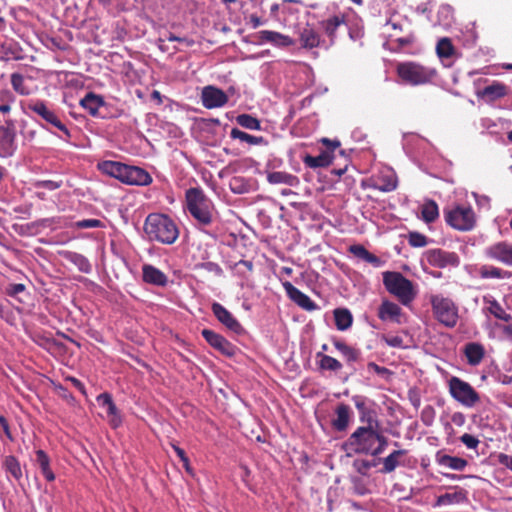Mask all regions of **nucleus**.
I'll return each mask as SVG.
<instances>
[{
	"mask_svg": "<svg viewBox=\"0 0 512 512\" xmlns=\"http://www.w3.org/2000/svg\"><path fill=\"white\" fill-rule=\"evenodd\" d=\"M460 441L469 449H476L480 443L478 438L468 433L463 434Z\"/></svg>",
	"mask_w": 512,
	"mask_h": 512,
	"instance_id": "774afa93",
	"label": "nucleus"
},
{
	"mask_svg": "<svg viewBox=\"0 0 512 512\" xmlns=\"http://www.w3.org/2000/svg\"><path fill=\"white\" fill-rule=\"evenodd\" d=\"M98 169L110 177H113L123 183L126 164L117 161H103L98 164Z\"/></svg>",
	"mask_w": 512,
	"mask_h": 512,
	"instance_id": "473e14b6",
	"label": "nucleus"
},
{
	"mask_svg": "<svg viewBox=\"0 0 512 512\" xmlns=\"http://www.w3.org/2000/svg\"><path fill=\"white\" fill-rule=\"evenodd\" d=\"M236 122L238 125L248 130H261L260 120L251 114H239L236 117Z\"/></svg>",
	"mask_w": 512,
	"mask_h": 512,
	"instance_id": "49530a36",
	"label": "nucleus"
},
{
	"mask_svg": "<svg viewBox=\"0 0 512 512\" xmlns=\"http://www.w3.org/2000/svg\"><path fill=\"white\" fill-rule=\"evenodd\" d=\"M299 41L301 47L304 49H313V48H322L324 50H329L330 47L326 42V38H324L319 31H317L313 26L307 24L299 33Z\"/></svg>",
	"mask_w": 512,
	"mask_h": 512,
	"instance_id": "6ab92c4d",
	"label": "nucleus"
},
{
	"mask_svg": "<svg viewBox=\"0 0 512 512\" xmlns=\"http://www.w3.org/2000/svg\"><path fill=\"white\" fill-rule=\"evenodd\" d=\"M436 416V411L433 406L427 405L421 411V421L422 423L429 427L433 424Z\"/></svg>",
	"mask_w": 512,
	"mask_h": 512,
	"instance_id": "0e129e2a",
	"label": "nucleus"
},
{
	"mask_svg": "<svg viewBox=\"0 0 512 512\" xmlns=\"http://www.w3.org/2000/svg\"><path fill=\"white\" fill-rule=\"evenodd\" d=\"M97 402L103 408H106L108 422L113 429H116L122 424V416L116 407L112 396L108 392L101 393L97 397Z\"/></svg>",
	"mask_w": 512,
	"mask_h": 512,
	"instance_id": "5701e85b",
	"label": "nucleus"
},
{
	"mask_svg": "<svg viewBox=\"0 0 512 512\" xmlns=\"http://www.w3.org/2000/svg\"><path fill=\"white\" fill-rule=\"evenodd\" d=\"M446 223L459 231H470L475 227V213L471 207L456 206L444 211Z\"/></svg>",
	"mask_w": 512,
	"mask_h": 512,
	"instance_id": "1a4fd4ad",
	"label": "nucleus"
},
{
	"mask_svg": "<svg viewBox=\"0 0 512 512\" xmlns=\"http://www.w3.org/2000/svg\"><path fill=\"white\" fill-rule=\"evenodd\" d=\"M353 420V411L351 407L345 403L336 406L334 417L331 419V427L336 432H346Z\"/></svg>",
	"mask_w": 512,
	"mask_h": 512,
	"instance_id": "412c9836",
	"label": "nucleus"
},
{
	"mask_svg": "<svg viewBox=\"0 0 512 512\" xmlns=\"http://www.w3.org/2000/svg\"><path fill=\"white\" fill-rule=\"evenodd\" d=\"M2 52H3V56L0 57V59L2 60H5V61H9V60H21L22 59V56H21V49L19 47H17L16 44H7V45H2Z\"/></svg>",
	"mask_w": 512,
	"mask_h": 512,
	"instance_id": "864d4df0",
	"label": "nucleus"
},
{
	"mask_svg": "<svg viewBox=\"0 0 512 512\" xmlns=\"http://www.w3.org/2000/svg\"><path fill=\"white\" fill-rule=\"evenodd\" d=\"M201 335L213 349L226 357H234L238 352L237 346L211 329H203Z\"/></svg>",
	"mask_w": 512,
	"mask_h": 512,
	"instance_id": "4468645a",
	"label": "nucleus"
},
{
	"mask_svg": "<svg viewBox=\"0 0 512 512\" xmlns=\"http://www.w3.org/2000/svg\"><path fill=\"white\" fill-rule=\"evenodd\" d=\"M0 116L1 117H10V112L12 109L11 102L14 100L13 95L9 91H1L0 92Z\"/></svg>",
	"mask_w": 512,
	"mask_h": 512,
	"instance_id": "5fc2aeb1",
	"label": "nucleus"
},
{
	"mask_svg": "<svg viewBox=\"0 0 512 512\" xmlns=\"http://www.w3.org/2000/svg\"><path fill=\"white\" fill-rule=\"evenodd\" d=\"M451 397L465 407H473L479 400L478 392L466 381L452 376L448 380Z\"/></svg>",
	"mask_w": 512,
	"mask_h": 512,
	"instance_id": "6e6552de",
	"label": "nucleus"
},
{
	"mask_svg": "<svg viewBox=\"0 0 512 512\" xmlns=\"http://www.w3.org/2000/svg\"><path fill=\"white\" fill-rule=\"evenodd\" d=\"M36 454V463L39 466L42 475L48 482H52L55 480V474L50 468V458L47 453L39 449L35 452Z\"/></svg>",
	"mask_w": 512,
	"mask_h": 512,
	"instance_id": "a19ab883",
	"label": "nucleus"
},
{
	"mask_svg": "<svg viewBox=\"0 0 512 512\" xmlns=\"http://www.w3.org/2000/svg\"><path fill=\"white\" fill-rule=\"evenodd\" d=\"M3 468L7 473H10L11 476L16 480L20 481L22 478V469L20 462L18 459L13 455L5 456L3 460Z\"/></svg>",
	"mask_w": 512,
	"mask_h": 512,
	"instance_id": "37998d69",
	"label": "nucleus"
},
{
	"mask_svg": "<svg viewBox=\"0 0 512 512\" xmlns=\"http://www.w3.org/2000/svg\"><path fill=\"white\" fill-rule=\"evenodd\" d=\"M349 251L355 257L372 264L374 267H380L382 265L381 259L369 252L363 245H352L350 246Z\"/></svg>",
	"mask_w": 512,
	"mask_h": 512,
	"instance_id": "ea45409f",
	"label": "nucleus"
},
{
	"mask_svg": "<svg viewBox=\"0 0 512 512\" xmlns=\"http://www.w3.org/2000/svg\"><path fill=\"white\" fill-rule=\"evenodd\" d=\"M422 219L426 223L434 222L439 216L438 205L434 200L426 201L421 208Z\"/></svg>",
	"mask_w": 512,
	"mask_h": 512,
	"instance_id": "a18cd8bd",
	"label": "nucleus"
},
{
	"mask_svg": "<svg viewBox=\"0 0 512 512\" xmlns=\"http://www.w3.org/2000/svg\"><path fill=\"white\" fill-rule=\"evenodd\" d=\"M80 105L93 117H106L107 105L100 95L89 92L80 100Z\"/></svg>",
	"mask_w": 512,
	"mask_h": 512,
	"instance_id": "4be33fe9",
	"label": "nucleus"
},
{
	"mask_svg": "<svg viewBox=\"0 0 512 512\" xmlns=\"http://www.w3.org/2000/svg\"><path fill=\"white\" fill-rule=\"evenodd\" d=\"M360 422L364 423V426H374L375 428H379V422L376 419L375 411L371 408L361 412L359 414Z\"/></svg>",
	"mask_w": 512,
	"mask_h": 512,
	"instance_id": "680f3d73",
	"label": "nucleus"
},
{
	"mask_svg": "<svg viewBox=\"0 0 512 512\" xmlns=\"http://www.w3.org/2000/svg\"><path fill=\"white\" fill-rule=\"evenodd\" d=\"M282 286L291 301L306 311H315L318 305L305 293L296 288L291 282L284 281Z\"/></svg>",
	"mask_w": 512,
	"mask_h": 512,
	"instance_id": "aec40b11",
	"label": "nucleus"
},
{
	"mask_svg": "<svg viewBox=\"0 0 512 512\" xmlns=\"http://www.w3.org/2000/svg\"><path fill=\"white\" fill-rule=\"evenodd\" d=\"M464 355L470 366H477L485 356V348L481 343L469 342L464 346Z\"/></svg>",
	"mask_w": 512,
	"mask_h": 512,
	"instance_id": "2f4dec72",
	"label": "nucleus"
},
{
	"mask_svg": "<svg viewBox=\"0 0 512 512\" xmlns=\"http://www.w3.org/2000/svg\"><path fill=\"white\" fill-rule=\"evenodd\" d=\"M267 181L270 184H285L289 187H297L300 184L297 176L283 171L268 172Z\"/></svg>",
	"mask_w": 512,
	"mask_h": 512,
	"instance_id": "c9c22d12",
	"label": "nucleus"
},
{
	"mask_svg": "<svg viewBox=\"0 0 512 512\" xmlns=\"http://www.w3.org/2000/svg\"><path fill=\"white\" fill-rule=\"evenodd\" d=\"M396 72L402 83L411 86L432 84L437 77L435 68L413 61L399 63Z\"/></svg>",
	"mask_w": 512,
	"mask_h": 512,
	"instance_id": "7ed1b4c3",
	"label": "nucleus"
},
{
	"mask_svg": "<svg viewBox=\"0 0 512 512\" xmlns=\"http://www.w3.org/2000/svg\"><path fill=\"white\" fill-rule=\"evenodd\" d=\"M427 262L436 268L458 267L460 257L457 253L440 248L429 249L425 252Z\"/></svg>",
	"mask_w": 512,
	"mask_h": 512,
	"instance_id": "ddd939ff",
	"label": "nucleus"
},
{
	"mask_svg": "<svg viewBox=\"0 0 512 512\" xmlns=\"http://www.w3.org/2000/svg\"><path fill=\"white\" fill-rule=\"evenodd\" d=\"M438 23L443 26H449L454 18V9L448 4H443L437 12Z\"/></svg>",
	"mask_w": 512,
	"mask_h": 512,
	"instance_id": "8fccbe9b",
	"label": "nucleus"
},
{
	"mask_svg": "<svg viewBox=\"0 0 512 512\" xmlns=\"http://www.w3.org/2000/svg\"><path fill=\"white\" fill-rule=\"evenodd\" d=\"M317 366L320 371H330V372H338L343 368L342 363L329 355H326L322 352L316 353Z\"/></svg>",
	"mask_w": 512,
	"mask_h": 512,
	"instance_id": "4c0bfd02",
	"label": "nucleus"
},
{
	"mask_svg": "<svg viewBox=\"0 0 512 512\" xmlns=\"http://www.w3.org/2000/svg\"><path fill=\"white\" fill-rule=\"evenodd\" d=\"M200 99L203 107L215 109L224 107L228 103L229 95L216 86L207 85L202 88Z\"/></svg>",
	"mask_w": 512,
	"mask_h": 512,
	"instance_id": "dca6fc26",
	"label": "nucleus"
},
{
	"mask_svg": "<svg viewBox=\"0 0 512 512\" xmlns=\"http://www.w3.org/2000/svg\"><path fill=\"white\" fill-rule=\"evenodd\" d=\"M257 39L259 44L271 43L276 47H289L294 45V40L280 32L271 30H261L257 33Z\"/></svg>",
	"mask_w": 512,
	"mask_h": 512,
	"instance_id": "a878e982",
	"label": "nucleus"
},
{
	"mask_svg": "<svg viewBox=\"0 0 512 512\" xmlns=\"http://www.w3.org/2000/svg\"><path fill=\"white\" fill-rule=\"evenodd\" d=\"M11 85L15 92H17L20 95H28L29 89L25 85V79L24 76L20 73H13L11 74Z\"/></svg>",
	"mask_w": 512,
	"mask_h": 512,
	"instance_id": "4d7b16f0",
	"label": "nucleus"
},
{
	"mask_svg": "<svg viewBox=\"0 0 512 512\" xmlns=\"http://www.w3.org/2000/svg\"><path fill=\"white\" fill-rule=\"evenodd\" d=\"M367 369L369 371H373L374 373H376L385 380H390L391 376L393 375V372L390 369L384 366H380L375 362H369L367 364Z\"/></svg>",
	"mask_w": 512,
	"mask_h": 512,
	"instance_id": "e2e57ef3",
	"label": "nucleus"
},
{
	"mask_svg": "<svg viewBox=\"0 0 512 512\" xmlns=\"http://www.w3.org/2000/svg\"><path fill=\"white\" fill-rule=\"evenodd\" d=\"M374 188L381 192H391L397 188V180L393 176L381 177L377 180Z\"/></svg>",
	"mask_w": 512,
	"mask_h": 512,
	"instance_id": "603ef678",
	"label": "nucleus"
},
{
	"mask_svg": "<svg viewBox=\"0 0 512 512\" xmlns=\"http://www.w3.org/2000/svg\"><path fill=\"white\" fill-rule=\"evenodd\" d=\"M383 284L386 290L396 296L403 305H408L415 298L412 282L400 272H384Z\"/></svg>",
	"mask_w": 512,
	"mask_h": 512,
	"instance_id": "39448f33",
	"label": "nucleus"
},
{
	"mask_svg": "<svg viewBox=\"0 0 512 512\" xmlns=\"http://www.w3.org/2000/svg\"><path fill=\"white\" fill-rule=\"evenodd\" d=\"M211 310L215 318L229 331L239 336L246 333L242 324L222 304L213 302L211 304Z\"/></svg>",
	"mask_w": 512,
	"mask_h": 512,
	"instance_id": "2eb2a0df",
	"label": "nucleus"
},
{
	"mask_svg": "<svg viewBox=\"0 0 512 512\" xmlns=\"http://www.w3.org/2000/svg\"><path fill=\"white\" fill-rule=\"evenodd\" d=\"M333 346L335 349L342 355L345 359L347 366L350 368L351 372L348 376L344 378V382H346L349 376L353 375L356 372V368L354 363L361 360V351L358 348L348 345L345 341L333 337L331 339Z\"/></svg>",
	"mask_w": 512,
	"mask_h": 512,
	"instance_id": "f3484780",
	"label": "nucleus"
},
{
	"mask_svg": "<svg viewBox=\"0 0 512 512\" xmlns=\"http://www.w3.org/2000/svg\"><path fill=\"white\" fill-rule=\"evenodd\" d=\"M144 232L152 241L171 245L179 237V229L175 221L161 213L149 214L144 222Z\"/></svg>",
	"mask_w": 512,
	"mask_h": 512,
	"instance_id": "f03ea898",
	"label": "nucleus"
},
{
	"mask_svg": "<svg viewBox=\"0 0 512 512\" xmlns=\"http://www.w3.org/2000/svg\"><path fill=\"white\" fill-rule=\"evenodd\" d=\"M321 141L324 145H326V150L322 151L318 156L305 154L302 158L305 166L311 169L324 168L329 166L333 160L334 150L340 147L339 140H330L328 138H323Z\"/></svg>",
	"mask_w": 512,
	"mask_h": 512,
	"instance_id": "f8f14e48",
	"label": "nucleus"
},
{
	"mask_svg": "<svg viewBox=\"0 0 512 512\" xmlns=\"http://www.w3.org/2000/svg\"><path fill=\"white\" fill-rule=\"evenodd\" d=\"M344 27L348 30L349 38L352 41L361 40L364 36V27L359 19L350 20L346 18Z\"/></svg>",
	"mask_w": 512,
	"mask_h": 512,
	"instance_id": "c03bdc74",
	"label": "nucleus"
},
{
	"mask_svg": "<svg viewBox=\"0 0 512 512\" xmlns=\"http://www.w3.org/2000/svg\"><path fill=\"white\" fill-rule=\"evenodd\" d=\"M483 301L487 304V311L492 314L495 318L510 322L512 320V315L507 313L500 303L491 295H487L483 297Z\"/></svg>",
	"mask_w": 512,
	"mask_h": 512,
	"instance_id": "e433bc0d",
	"label": "nucleus"
},
{
	"mask_svg": "<svg viewBox=\"0 0 512 512\" xmlns=\"http://www.w3.org/2000/svg\"><path fill=\"white\" fill-rule=\"evenodd\" d=\"M60 255L66 261L74 264L80 272L85 274H90L92 272V265L86 256L69 250L60 252Z\"/></svg>",
	"mask_w": 512,
	"mask_h": 512,
	"instance_id": "7c9ffc66",
	"label": "nucleus"
},
{
	"mask_svg": "<svg viewBox=\"0 0 512 512\" xmlns=\"http://www.w3.org/2000/svg\"><path fill=\"white\" fill-rule=\"evenodd\" d=\"M151 175L143 168L126 165L123 183L127 185L147 186L151 184Z\"/></svg>",
	"mask_w": 512,
	"mask_h": 512,
	"instance_id": "b1692460",
	"label": "nucleus"
},
{
	"mask_svg": "<svg viewBox=\"0 0 512 512\" xmlns=\"http://www.w3.org/2000/svg\"><path fill=\"white\" fill-rule=\"evenodd\" d=\"M229 187L234 194H245L249 191V183L245 178L236 176L229 182Z\"/></svg>",
	"mask_w": 512,
	"mask_h": 512,
	"instance_id": "6e6d98bb",
	"label": "nucleus"
},
{
	"mask_svg": "<svg viewBox=\"0 0 512 512\" xmlns=\"http://www.w3.org/2000/svg\"><path fill=\"white\" fill-rule=\"evenodd\" d=\"M186 210L195 221L199 230L213 236L208 230L216 220L214 205L199 187H192L185 192Z\"/></svg>",
	"mask_w": 512,
	"mask_h": 512,
	"instance_id": "f257e3e1",
	"label": "nucleus"
},
{
	"mask_svg": "<svg viewBox=\"0 0 512 512\" xmlns=\"http://www.w3.org/2000/svg\"><path fill=\"white\" fill-rule=\"evenodd\" d=\"M16 120L0 116V157H10L17 150Z\"/></svg>",
	"mask_w": 512,
	"mask_h": 512,
	"instance_id": "9d476101",
	"label": "nucleus"
},
{
	"mask_svg": "<svg viewBox=\"0 0 512 512\" xmlns=\"http://www.w3.org/2000/svg\"><path fill=\"white\" fill-rule=\"evenodd\" d=\"M142 280L157 287H165L168 284L167 275L151 264L142 266Z\"/></svg>",
	"mask_w": 512,
	"mask_h": 512,
	"instance_id": "cd10ccee",
	"label": "nucleus"
},
{
	"mask_svg": "<svg viewBox=\"0 0 512 512\" xmlns=\"http://www.w3.org/2000/svg\"><path fill=\"white\" fill-rule=\"evenodd\" d=\"M333 10L337 8L333 4ZM346 16L344 13L338 11H331L330 7H327V11L318 20V29H320L325 35L326 42L329 47L335 45L337 39V32L341 27L345 26Z\"/></svg>",
	"mask_w": 512,
	"mask_h": 512,
	"instance_id": "0eeeda50",
	"label": "nucleus"
},
{
	"mask_svg": "<svg viewBox=\"0 0 512 512\" xmlns=\"http://www.w3.org/2000/svg\"><path fill=\"white\" fill-rule=\"evenodd\" d=\"M51 127L56 128L59 131V133L54 132L52 130L50 133L54 134L62 141L66 142V143H70L72 134H71L70 130L68 129V127L66 126V124L61 120L60 116L53 122V124L50 126V128Z\"/></svg>",
	"mask_w": 512,
	"mask_h": 512,
	"instance_id": "09e8293b",
	"label": "nucleus"
},
{
	"mask_svg": "<svg viewBox=\"0 0 512 512\" xmlns=\"http://www.w3.org/2000/svg\"><path fill=\"white\" fill-rule=\"evenodd\" d=\"M478 273L482 279H509L512 277V272L492 265H482Z\"/></svg>",
	"mask_w": 512,
	"mask_h": 512,
	"instance_id": "58836bf2",
	"label": "nucleus"
},
{
	"mask_svg": "<svg viewBox=\"0 0 512 512\" xmlns=\"http://www.w3.org/2000/svg\"><path fill=\"white\" fill-rule=\"evenodd\" d=\"M230 137L232 139H238L242 142H246L250 145H267L268 144V141L263 136L250 135L238 128L231 129Z\"/></svg>",
	"mask_w": 512,
	"mask_h": 512,
	"instance_id": "79ce46f5",
	"label": "nucleus"
},
{
	"mask_svg": "<svg viewBox=\"0 0 512 512\" xmlns=\"http://www.w3.org/2000/svg\"><path fill=\"white\" fill-rule=\"evenodd\" d=\"M375 444H374V447H373V454L372 456L373 457H378L379 455H381L387 448L388 446V438L386 436H384L378 428H376V433H375Z\"/></svg>",
	"mask_w": 512,
	"mask_h": 512,
	"instance_id": "13d9d810",
	"label": "nucleus"
},
{
	"mask_svg": "<svg viewBox=\"0 0 512 512\" xmlns=\"http://www.w3.org/2000/svg\"><path fill=\"white\" fill-rule=\"evenodd\" d=\"M436 52L439 58H450L455 53L451 40L447 37L441 38L436 46Z\"/></svg>",
	"mask_w": 512,
	"mask_h": 512,
	"instance_id": "de8ad7c7",
	"label": "nucleus"
},
{
	"mask_svg": "<svg viewBox=\"0 0 512 512\" xmlns=\"http://www.w3.org/2000/svg\"><path fill=\"white\" fill-rule=\"evenodd\" d=\"M468 501L467 491L458 488L453 493H445L437 497L434 507H439L443 505H451V504H460Z\"/></svg>",
	"mask_w": 512,
	"mask_h": 512,
	"instance_id": "72a5a7b5",
	"label": "nucleus"
},
{
	"mask_svg": "<svg viewBox=\"0 0 512 512\" xmlns=\"http://www.w3.org/2000/svg\"><path fill=\"white\" fill-rule=\"evenodd\" d=\"M429 240L428 238L419 232H409L408 234V243L410 246L415 248H421L428 244Z\"/></svg>",
	"mask_w": 512,
	"mask_h": 512,
	"instance_id": "052dcab7",
	"label": "nucleus"
},
{
	"mask_svg": "<svg viewBox=\"0 0 512 512\" xmlns=\"http://www.w3.org/2000/svg\"><path fill=\"white\" fill-rule=\"evenodd\" d=\"M483 253L488 259L512 266V244L506 241H499L487 246Z\"/></svg>",
	"mask_w": 512,
	"mask_h": 512,
	"instance_id": "a211bd4d",
	"label": "nucleus"
},
{
	"mask_svg": "<svg viewBox=\"0 0 512 512\" xmlns=\"http://www.w3.org/2000/svg\"><path fill=\"white\" fill-rule=\"evenodd\" d=\"M377 316L381 321L393 322L397 324L402 323V309L401 307L389 300H383L380 306L378 307Z\"/></svg>",
	"mask_w": 512,
	"mask_h": 512,
	"instance_id": "393cba45",
	"label": "nucleus"
},
{
	"mask_svg": "<svg viewBox=\"0 0 512 512\" xmlns=\"http://www.w3.org/2000/svg\"><path fill=\"white\" fill-rule=\"evenodd\" d=\"M408 453L405 449L393 450L388 456L384 458L376 457L377 465L382 463V468L379 470L381 474H390L401 465L400 458Z\"/></svg>",
	"mask_w": 512,
	"mask_h": 512,
	"instance_id": "c756f323",
	"label": "nucleus"
},
{
	"mask_svg": "<svg viewBox=\"0 0 512 512\" xmlns=\"http://www.w3.org/2000/svg\"><path fill=\"white\" fill-rule=\"evenodd\" d=\"M232 269L235 271V274L238 277L242 279H248L250 273L253 270V263L252 261L242 259L234 263Z\"/></svg>",
	"mask_w": 512,
	"mask_h": 512,
	"instance_id": "3c124183",
	"label": "nucleus"
},
{
	"mask_svg": "<svg viewBox=\"0 0 512 512\" xmlns=\"http://www.w3.org/2000/svg\"><path fill=\"white\" fill-rule=\"evenodd\" d=\"M197 267L200 269H203L209 273H213L219 277H221L223 275V269L216 262H212V261L202 262V263L197 264Z\"/></svg>",
	"mask_w": 512,
	"mask_h": 512,
	"instance_id": "69168bd1",
	"label": "nucleus"
},
{
	"mask_svg": "<svg viewBox=\"0 0 512 512\" xmlns=\"http://www.w3.org/2000/svg\"><path fill=\"white\" fill-rule=\"evenodd\" d=\"M431 305L433 314L439 323L447 328H454L457 325L459 311L452 299L442 295H433Z\"/></svg>",
	"mask_w": 512,
	"mask_h": 512,
	"instance_id": "423d86ee",
	"label": "nucleus"
},
{
	"mask_svg": "<svg viewBox=\"0 0 512 512\" xmlns=\"http://www.w3.org/2000/svg\"><path fill=\"white\" fill-rule=\"evenodd\" d=\"M377 466V460L376 458L372 461L366 460V459H356L353 462V468L362 476H366L368 474V471L372 467Z\"/></svg>",
	"mask_w": 512,
	"mask_h": 512,
	"instance_id": "bf43d9fd",
	"label": "nucleus"
},
{
	"mask_svg": "<svg viewBox=\"0 0 512 512\" xmlns=\"http://www.w3.org/2000/svg\"><path fill=\"white\" fill-rule=\"evenodd\" d=\"M435 462L445 468H449L456 471H463L468 465V461L458 456H451L444 451L439 450L435 454Z\"/></svg>",
	"mask_w": 512,
	"mask_h": 512,
	"instance_id": "c85d7f7f",
	"label": "nucleus"
},
{
	"mask_svg": "<svg viewBox=\"0 0 512 512\" xmlns=\"http://www.w3.org/2000/svg\"><path fill=\"white\" fill-rule=\"evenodd\" d=\"M376 428L374 426H359L355 431L343 442L342 449L347 456L354 454H373L375 444Z\"/></svg>",
	"mask_w": 512,
	"mask_h": 512,
	"instance_id": "20e7f679",
	"label": "nucleus"
},
{
	"mask_svg": "<svg viewBox=\"0 0 512 512\" xmlns=\"http://www.w3.org/2000/svg\"><path fill=\"white\" fill-rule=\"evenodd\" d=\"M507 93L508 87L505 84L494 81L492 84L478 90L476 95L478 98L484 99L487 103H492L505 97Z\"/></svg>",
	"mask_w": 512,
	"mask_h": 512,
	"instance_id": "bb28decb",
	"label": "nucleus"
},
{
	"mask_svg": "<svg viewBox=\"0 0 512 512\" xmlns=\"http://www.w3.org/2000/svg\"><path fill=\"white\" fill-rule=\"evenodd\" d=\"M334 322L337 330L346 331L353 324V315L348 308L339 307L333 310Z\"/></svg>",
	"mask_w": 512,
	"mask_h": 512,
	"instance_id": "f704fd0d",
	"label": "nucleus"
},
{
	"mask_svg": "<svg viewBox=\"0 0 512 512\" xmlns=\"http://www.w3.org/2000/svg\"><path fill=\"white\" fill-rule=\"evenodd\" d=\"M78 229L103 228L104 224L99 219H83L75 222Z\"/></svg>",
	"mask_w": 512,
	"mask_h": 512,
	"instance_id": "338daca9",
	"label": "nucleus"
},
{
	"mask_svg": "<svg viewBox=\"0 0 512 512\" xmlns=\"http://www.w3.org/2000/svg\"><path fill=\"white\" fill-rule=\"evenodd\" d=\"M26 107L37 117L35 120L40 124V126L51 132L50 126L59 117L56 111L45 101L40 99L29 100Z\"/></svg>",
	"mask_w": 512,
	"mask_h": 512,
	"instance_id": "9b49d317",
	"label": "nucleus"
}]
</instances>
